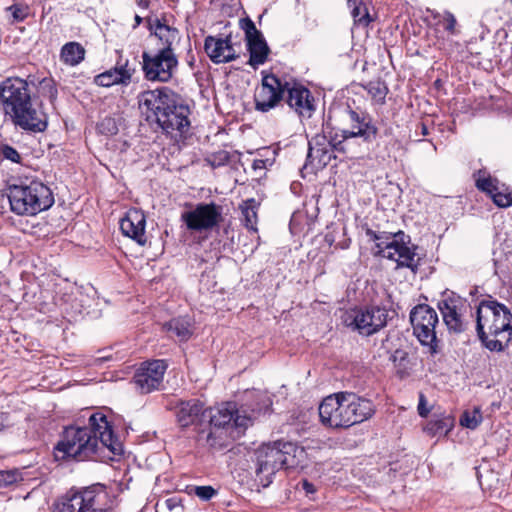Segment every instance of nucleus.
Instances as JSON below:
<instances>
[{
	"mask_svg": "<svg viewBox=\"0 0 512 512\" xmlns=\"http://www.w3.org/2000/svg\"><path fill=\"white\" fill-rule=\"evenodd\" d=\"M417 409L419 415L422 417H426L430 412V409L427 407L426 397L423 393L419 394V403Z\"/></svg>",
	"mask_w": 512,
	"mask_h": 512,
	"instance_id": "obj_46",
	"label": "nucleus"
},
{
	"mask_svg": "<svg viewBox=\"0 0 512 512\" xmlns=\"http://www.w3.org/2000/svg\"><path fill=\"white\" fill-rule=\"evenodd\" d=\"M85 49L77 42L66 43L60 53V59L69 66H76L84 60Z\"/></svg>",
	"mask_w": 512,
	"mask_h": 512,
	"instance_id": "obj_28",
	"label": "nucleus"
},
{
	"mask_svg": "<svg viewBox=\"0 0 512 512\" xmlns=\"http://www.w3.org/2000/svg\"><path fill=\"white\" fill-rule=\"evenodd\" d=\"M437 307L450 332L461 333L466 329L467 321L463 314L466 305L460 296L453 292H445L438 301Z\"/></svg>",
	"mask_w": 512,
	"mask_h": 512,
	"instance_id": "obj_15",
	"label": "nucleus"
},
{
	"mask_svg": "<svg viewBox=\"0 0 512 512\" xmlns=\"http://www.w3.org/2000/svg\"><path fill=\"white\" fill-rule=\"evenodd\" d=\"M176 94L167 88L148 90L139 95V107L154 117L158 125L172 137L182 136L189 128V110L178 104Z\"/></svg>",
	"mask_w": 512,
	"mask_h": 512,
	"instance_id": "obj_2",
	"label": "nucleus"
},
{
	"mask_svg": "<svg viewBox=\"0 0 512 512\" xmlns=\"http://www.w3.org/2000/svg\"><path fill=\"white\" fill-rule=\"evenodd\" d=\"M394 366L397 370V374L400 377H404L409 374V370L411 369L409 365V359L407 352L403 350H396L390 357Z\"/></svg>",
	"mask_w": 512,
	"mask_h": 512,
	"instance_id": "obj_33",
	"label": "nucleus"
},
{
	"mask_svg": "<svg viewBox=\"0 0 512 512\" xmlns=\"http://www.w3.org/2000/svg\"><path fill=\"white\" fill-rule=\"evenodd\" d=\"M476 186L478 189L488 193L490 196L497 191L498 180L492 178L485 171H478L476 176Z\"/></svg>",
	"mask_w": 512,
	"mask_h": 512,
	"instance_id": "obj_32",
	"label": "nucleus"
},
{
	"mask_svg": "<svg viewBox=\"0 0 512 512\" xmlns=\"http://www.w3.org/2000/svg\"><path fill=\"white\" fill-rule=\"evenodd\" d=\"M410 321L420 343L428 346L432 354L436 353V326L439 323L436 311L427 304H419L411 310Z\"/></svg>",
	"mask_w": 512,
	"mask_h": 512,
	"instance_id": "obj_11",
	"label": "nucleus"
},
{
	"mask_svg": "<svg viewBox=\"0 0 512 512\" xmlns=\"http://www.w3.org/2000/svg\"><path fill=\"white\" fill-rule=\"evenodd\" d=\"M204 49L208 57L217 64L233 61L237 57L229 38L208 36L204 42Z\"/></svg>",
	"mask_w": 512,
	"mask_h": 512,
	"instance_id": "obj_23",
	"label": "nucleus"
},
{
	"mask_svg": "<svg viewBox=\"0 0 512 512\" xmlns=\"http://www.w3.org/2000/svg\"><path fill=\"white\" fill-rule=\"evenodd\" d=\"M336 147L324 135L313 137L309 141L307 162L304 165V169L318 170L327 166L335 157L334 148Z\"/></svg>",
	"mask_w": 512,
	"mask_h": 512,
	"instance_id": "obj_18",
	"label": "nucleus"
},
{
	"mask_svg": "<svg viewBox=\"0 0 512 512\" xmlns=\"http://www.w3.org/2000/svg\"><path fill=\"white\" fill-rule=\"evenodd\" d=\"M128 61L124 64L116 66L114 69L108 70L95 77V83L99 86L110 87L115 84H126L131 79V72L127 68Z\"/></svg>",
	"mask_w": 512,
	"mask_h": 512,
	"instance_id": "obj_25",
	"label": "nucleus"
},
{
	"mask_svg": "<svg viewBox=\"0 0 512 512\" xmlns=\"http://www.w3.org/2000/svg\"><path fill=\"white\" fill-rule=\"evenodd\" d=\"M374 404L354 393H337L326 397L319 405L323 425L331 428H348L371 418Z\"/></svg>",
	"mask_w": 512,
	"mask_h": 512,
	"instance_id": "obj_5",
	"label": "nucleus"
},
{
	"mask_svg": "<svg viewBox=\"0 0 512 512\" xmlns=\"http://www.w3.org/2000/svg\"><path fill=\"white\" fill-rule=\"evenodd\" d=\"M244 30H245L247 41L252 39L253 37H256V35L262 36L260 34V32L256 29L254 22L251 21L250 19H247V21L245 23Z\"/></svg>",
	"mask_w": 512,
	"mask_h": 512,
	"instance_id": "obj_45",
	"label": "nucleus"
},
{
	"mask_svg": "<svg viewBox=\"0 0 512 512\" xmlns=\"http://www.w3.org/2000/svg\"><path fill=\"white\" fill-rule=\"evenodd\" d=\"M248 50L250 53L249 64L254 68L262 65L267 60L269 47L262 36L253 37L247 41Z\"/></svg>",
	"mask_w": 512,
	"mask_h": 512,
	"instance_id": "obj_27",
	"label": "nucleus"
},
{
	"mask_svg": "<svg viewBox=\"0 0 512 512\" xmlns=\"http://www.w3.org/2000/svg\"><path fill=\"white\" fill-rule=\"evenodd\" d=\"M491 198L498 207L506 208L512 205V193L502 192L499 188L491 195Z\"/></svg>",
	"mask_w": 512,
	"mask_h": 512,
	"instance_id": "obj_40",
	"label": "nucleus"
},
{
	"mask_svg": "<svg viewBox=\"0 0 512 512\" xmlns=\"http://www.w3.org/2000/svg\"><path fill=\"white\" fill-rule=\"evenodd\" d=\"M189 493L196 495L202 501H208L213 498L217 491L212 486H192Z\"/></svg>",
	"mask_w": 512,
	"mask_h": 512,
	"instance_id": "obj_38",
	"label": "nucleus"
},
{
	"mask_svg": "<svg viewBox=\"0 0 512 512\" xmlns=\"http://www.w3.org/2000/svg\"><path fill=\"white\" fill-rule=\"evenodd\" d=\"M54 512H112V509L104 487L94 485L70 495Z\"/></svg>",
	"mask_w": 512,
	"mask_h": 512,
	"instance_id": "obj_8",
	"label": "nucleus"
},
{
	"mask_svg": "<svg viewBox=\"0 0 512 512\" xmlns=\"http://www.w3.org/2000/svg\"><path fill=\"white\" fill-rule=\"evenodd\" d=\"M367 90L372 98L380 103L384 101L387 94V87L380 81L368 83Z\"/></svg>",
	"mask_w": 512,
	"mask_h": 512,
	"instance_id": "obj_37",
	"label": "nucleus"
},
{
	"mask_svg": "<svg viewBox=\"0 0 512 512\" xmlns=\"http://www.w3.org/2000/svg\"><path fill=\"white\" fill-rule=\"evenodd\" d=\"M150 29L160 41L161 48L173 49L174 44L179 42L180 35L178 29L163 23L160 19H155L151 22Z\"/></svg>",
	"mask_w": 512,
	"mask_h": 512,
	"instance_id": "obj_26",
	"label": "nucleus"
},
{
	"mask_svg": "<svg viewBox=\"0 0 512 512\" xmlns=\"http://www.w3.org/2000/svg\"><path fill=\"white\" fill-rule=\"evenodd\" d=\"M337 145H339V149L342 150V151H345V147L342 146V142H339Z\"/></svg>",
	"mask_w": 512,
	"mask_h": 512,
	"instance_id": "obj_55",
	"label": "nucleus"
},
{
	"mask_svg": "<svg viewBox=\"0 0 512 512\" xmlns=\"http://www.w3.org/2000/svg\"><path fill=\"white\" fill-rule=\"evenodd\" d=\"M421 128H422V134L427 135L428 134L427 127L424 124H422Z\"/></svg>",
	"mask_w": 512,
	"mask_h": 512,
	"instance_id": "obj_54",
	"label": "nucleus"
},
{
	"mask_svg": "<svg viewBox=\"0 0 512 512\" xmlns=\"http://www.w3.org/2000/svg\"><path fill=\"white\" fill-rule=\"evenodd\" d=\"M145 224L146 219L142 211L131 209L120 221V229L122 233L135 240L140 245H145Z\"/></svg>",
	"mask_w": 512,
	"mask_h": 512,
	"instance_id": "obj_22",
	"label": "nucleus"
},
{
	"mask_svg": "<svg viewBox=\"0 0 512 512\" xmlns=\"http://www.w3.org/2000/svg\"><path fill=\"white\" fill-rule=\"evenodd\" d=\"M163 328L175 334L181 341H186L192 334L191 322L186 317L172 319L165 323Z\"/></svg>",
	"mask_w": 512,
	"mask_h": 512,
	"instance_id": "obj_29",
	"label": "nucleus"
},
{
	"mask_svg": "<svg viewBox=\"0 0 512 512\" xmlns=\"http://www.w3.org/2000/svg\"><path fill=\"white\" fill-rule=\"evenodd\" d=\"M11 210L19 215H35L54 203L52 191L40 181H30L8 188Z\"/></svg>",
	"mask_w": 512,
	"mask_h": 512,
	"instance_id": "obj_6",
	"label": "nucleus"
},
{
	"mask_svg": "<svg viewBox=\"0 0 512 512\" xmlns=\"http://www.w3.org/2000/svg\"><path fill=\"white\" fill-rule=\"evenodd\" d=\"M388 311L379 306L366 308H354L347 310L342 315L345 326L358 331L359 334L370 336L387 324Z\"/></svg>",
	"mask_w": 512,
	"mask_h": 512,
	"instance_id": "obj_9",
	"label": "nucleus"
},
{
	"mask_svg": "<svg viewBox=\"0 0 512 512\" xmlns=\"http://www.w3.org/2000/svg\"><path fill=\"white\" fill-rule=\"evenodd\" d=\"M88 424L89 426L85 427L69 426L64 430L62 440L54 449L56 460L92 459L100 449V444L115 455L122 453V445L114 436L112 427L103 413H92Z\"/></svg>",
	"mask_w": 512,
	"mask_h": 512,
	"instance_id": "obj_1",
	"label": "nucleus"
},
{
	"mask_svg": "<svg viewBox=\"0 0 512 512\" xmlns=\"http://www.w3.org/2000/svg\"><path fill=\"white\" fill-rule=\"evenodd\" d=\"M287 93V103L297 113L310 117L314 110V100L310 91L297 83H284V94Z\"/></svg>",
	"mask_w": 512,
	"mask_h": 512,
	"instance_id": "obj_20",
	"label": "nucleus"
},
{
	"mask_svg": "<svg viewBox=\"0 0 512 512\" xmlns=\"http://www.w3.org/2000/svg\"><path fill=\"white\" fill-rule=\"evenodd\" d=\"M137 6L142 10H147L150 7L151 0H135Z\"/></svg>",
	"mask_w": 512,
	"mask_h": 512,
	"instance_id": "obj_49",
	"label": "nucleus"
},
{
	"mask_svg": "<svg viewBox=\"0 0 512 512\" xmlns=\"http://www.w3.org/2000/svg\"><path fill=\"white\" fill-rule=\"evenodd\" d=\"M222 206L210 202L199 203L181 215L188 230L206 232L217 227L223 220Z\"/></svg>",
	"mask_w": 512,
	"mask_h": 512,
	"instance_id": "obj_13",
	"label": "nucleus"
},
{
	"mask_svg": "<svg viewBox=\"0 0 512 512\" xmlns=\"http://www.w3.org/2000/svg\"><path fill=\"white\" fill-rule=\"evenodd\" d=\"M206 416L207 408L197 399L181 402L176 411L177 422L181 427L201 425L206 422Z\"/></svg>",
	"mask_w": 512,
	"mask_h": 512,
	"instance_id": "obj_21",
	"label": "nucleus"
},
{
	"mask_svg": "<svg viewBox=\"0 0 512 512\" xmlns=\"http://www.w3.org/2000/svg\"><path fill=\"white\" fill-rule=\"evenodd\" d=\"M278 451L282 454L281 464L283 469L303 466L306 461V451L303 447L292 442H276Z\"/></svg>",
	"mask_w": 512,
	"mask_h": 512,
	"instance_id": "obj_24",
	"label": "nucleus"
},
{
	"mask_svg": "<svg viewBox=\"0 0 512 512\" xmlns=\"http://www.w3.org/2000/svg\"><path fill=\"white\" fill-rule=\"evenodd\" d=\"M512 313L489 297L482 300L476 312V330L483 345L490 351H503L512 339Z\"/></svg>",
	"mask_w": 512,
	"mask_h": 512,
	"instance_id": "obj_4",
	"label": "nucleus"
},
{
	"mask_svg": "<svg viewBox=\"0 0 512 512\" xmlns=\"http://www.w3.org/2000/svg\"><path fill=\"white\" fill-rule=\"evenodd\" d=\"M349 117L351 122L350 128L342 130V138L345 145H348L349 141L354 138H361L365 142L375 139L377 129L368 116H361L357 112L350 110Z\"/></svg>",
	"mask_w": 512,
	"mask_h": 512,
	"instance_id": "obj_19",
	"label": "nucleus"
},
{
	"mask_svg": "<svg viewBox=\"0 0 512 512\" xmlns=\"http://www.w3.org/2000/svg\"><path fill=\"white\" fill-rule=\"evenodd\" d=\"M6 420L7 416L4 413L0 412V431L5 427Z\"/></svg>",
	"mask_w": 512,
	"mask_h": 512,
	"instance_id": "obj_50",
	"label": "nucleus"
},
{
	"mask_svg": "<svg viewBox=\"0 0 512 512\" xmlns=\"http://www.w3.org/2000/svg\"><path fill=\"white\" fill-rule=\"evenodd\" d=\"M456 23V19L452 13H444L442 24L446 31H448L450 34H456Z\"/></svg>",
	"mask_w": 512,
	"mask_h": 512,
	"instance_id": "obj_42",
	"label": "nucleus"
},
{
	"mask_svg": "<svg viewBox=\"0 0 512 512\" xmlns=\"http://www.w3.org/2000/svg\"><path fill=\"white\" fill-rule=\"evenodd\" d=\"M166 506L170 511L183 512L184 508L180 499L172 497L166 500Z\"/></svg>",
	"mask_w": 512,
	"mask_h": 512,
	"instance_id": "obj_47",
	"label": "nucleus"
},
{
	"mask_svg": "<svg viewBox=\"0 0 512 512\" xmlns=\"http://www.w3.org/2000/svg\"><path fill=\"white\" fill-rule=\"evenodd\" d=\"M461 425L475 429L482 422V413L479 408L475 407L472 411H465L461 417Z\"/></svg>",
	"mask_w": 512,
	"mask_h": 512,
	"instance_id": "obj_35",
	"label": "nucleus"
},
{
	"mask_svg": "<svg viewBox=\"0 0 512 512\" xmlns=\"http://www.w3.org/2000/svg\"><path fill=\"white\" fill-rule=\"evenodd\" d=\"M256 476L263 487L272 483L273 476L281 469L282 454L278 451L276 442L263 444L255 452Z\"/></svg>",
	"mask_w": 512,
	"mask_h": 512,
	"instance_id": "obj_14",
	"label": "nucleus"
},
{
	"mask_svg": "<svg viewBox=\"0 0 512 512\" xmlns=\"http://www.w3.org/2000/svg\"><path fill=\"white\" fill-rule=\"evenodd\" d=\"M261 413V409H253L248 413L244 407L238 409L233 402H227L217 409H207L206 422L214 428L233 426L237 429H246Z\"/></svg>",
	"mask_w": 512,
	"mask_h": 512,
	"instance_id": "obj_10",
	"label": "nucleus"
},
{
	"mask_svg": "<svg viewBox=\"0 0 512 512\" xmlns=\"http://www.w3.org/2000/svg\"><path fill=\"white\" fill-rule=\"evenodd\" d=\"M143 71L149 81L168 82L178 66L174 49L160 48L152 55L148 52L142 54Z\"/></svg>",
	"mask_w": 512,
	"mask_h": 512,
	"instance_id": "obj_12",
	"label": "nucleus"
},
{
	"mask_svg": "<svg viewBox=\"0 0 512 512\" xmlns=\"http://www.w3.org/2000/svg\"><path fill=\"white\" fill-rule=\"evenodd\" d=\"M134 20H135V25H134V28H135V27L139 26L142 23L143 19L139 15H135Z\"/></svg>",
	"mask_w": 512,
	"mask_h": 512,
	"instance_id": "obj_51",
	"label": "nucleus"
},
{
	"mask_svg": "<svg viewBox=\"0 0 512 512\" xmlns=\"http://www.w3.org/2000/svg\"><path fill=\"white\" fill-rule=\"evenodd\" d=\"M16 481V474L9 471H0V487H6Z\"/></svg>",
	"mask_w": 512,
	"mask_h": 512,
	"instance_id": "obj_44",
	"label": "nucleus"
},
{
	"mask_svg": "<svg viewBox=\"0 0 512 512\" xmlns=\"http://www.w3.org/2000/svg\"><path fill=\"white\" fill-rule=\"evenodd\" d=\"M367 236L376 241V253L397 262L398 266L410 268L416 271L419 258L415 252L416 247L410 246L403 240L404 234H387L385 232L377 233L368 229Z\"/></svg>",
	"mask_w": 512,
	"mask_h": 512,
	"instance_id": "obj_7",
	"label": "nucleus"
},
{
	"mask_svg": "<svg viewBox=\"0 0 512 512\" xmlns=\"http://www.w3.org/2000/svg\"><path fill=\"white\" fill-rule=\"evenodd\" d=\"M166 369L167 364L164 360H152L142 363L133 377L135 388L142 394L159 389Z\"/></svg>",
	"mask_w": 512,
	"mask_h": 512,
	"instance_id": "obj_16",
	"label": "nucleus"
},
{
	"mask_svg": "<svg viewBox=\"0 0 512 512\" xmlns=\"http://www.w3.org/2000/svg\"><path fill=\"white\" fill-rule=\"evenodd\" d=\"M214 429L215 428L213 426H210V429L207 433L205 431H201L199 433V440L205 442L209 447H216L221 445L218 441L221 435L217 432V430Z\"/></svg>",
	"mask_w": 512,
	"mask_h": 512,
	"instance_id": "obj_39",
	"label": "nucleus"
},
{
	"mask_svg": "<svg viewBox=\"0 0 512 512\" xmlns=\"http://www.w3.org/2000/svg\"><path fill=\"white\" fill-rule=\"evenodd\" d=\"M348 4L352 8L351 13L355 22L365 25L369 23L370 19L367 8L361 0H348Z\"/></svg>",
	"mask_w": 512,
	"mask_h": 512,
	"instance_id": "obj_34",
	"label": "nucleus"
},
{
	"mask_svg": "<svg viewBox=\"0 0 512 512\" xmlns=\"http://www.w3.org/2000/svg\"><path fill=\"white\" fill-rule=\"evenodd\" d=\"M263 164H264V162H263L262 160H256V161H254L253 167H254V168H259V167H261Z\"/></svg>",
	"mask_w": 512,
	"mask_h": 512,
	"instance_id": "obj_52",
	"label": "nucleus"
},
{
	"mask_svg": "<svg viewBox=\"0 0 512 512\" xmlns=\"http://www.w3.org/2000/svg\"><path fill=\"white\" fill-rule=\"evenodd\" d=\"M12 12L15 21H23L28 15V8L19 5H12L8 8Z\"/></svg>",
	"mask_w": 512,
	"mask_h": 512,
	"instance_id": "obj_43",
	"label": "nucleus"
},
{
	"mask_svg": "<svg viewBox=\"0 0 512 512\" xmlns=\"http://www.w3.org/2000/svg\"><path fill=\"white\" fill-rule=\"evenodd\" d=\"M453 428V419L446 416L441 418H433L430 420L424 431L430 436H446Z\"/></svg>",
	"mask_w": 512,
	"mask_h": 512,
	"instance_id": "obj_31",
	"label": "nucleus"
},
{
	"mask_svg": "<svg viewBox=\"0 0 512 512\" xmlns=\"http://www.w3.org/2000/svg\"><path fill=\"white\" fill-rule=\"evenodd\" d=\"M0 103L16 125L33 132L45 130L46 115L32 106L25 80L12 77L3 81L0 84Z\"/></svg>",
	"mask_w": 512,
	"mask_h": 512,
	"instance_id": "obj_3",
	"label": "nucleus"
},
{
	"mask_svg": "<svg viewBox=\"0 0 512 512\" xmlns=\"http://www.w3.org/2000/svg\"><path fill=\"white\" fill-rule=\"evenodd\" d=\"M38 93L53 102L57 97L55 81L51 78H43L38 85Z\"/></svg>",
	"mask_w": 512,
	"mask_h": 512,
	"instance_id": "obj_36",
	"label": "nucleus"
},
{
	"mask_svg": "<svg viewBox=\"0 0 512 512\" xmlns=\"http://www.w3.org/2000/svg\"><path fill=\"white\" fill-rule=\"evenodd\" d=\"M0 154L7 160H10L14 163L20 162V154L11 146L4 145L0 148Z\"/></svg>",
	"mask_w": 512,
	"mask_h": 512,
	"instance_id": "obj_41",
	"label": "nucleus"
},
{
	"mask_svg": "<svg viewBox=\"0 0 512 512\" xmlns=\"http://www.w3.org/2000/svg\"><path fill=\"white\" fill-rule=\"evenodd\" d=\"M259 203L254 199L250 198L240 205V210L243 215V222L247 229L257 232V209Z\"/></svg>",
	"mask_w": 512,
	"mask_h": 512,
	"instance_id": "obj_30",
	"label": "nucleus"
},
{
	"mask_svg": "<svg viewBox=\"0 0 512 512\" xmlns=\"http://www.w3.org/2000/svg\"><path fill=\"white\" fill-rule=\"evenodd\" d=\"M283 96L284 84L274 75H266L255 94V107L258 111L267 112L275 107Z\"/></svg>",
	"mask_w": 512,
	"mask_h": 512,
	"instance_id": "obj_17",
	"label": "nucleus"
},
{
	"mask_svg": "<svg viewBox=\"0 0 512 512\" xmlns=\"http://www.w3.org/2000/svg\"><path fill=\"white\" fill-rule=\"evenodd\" d=\"M106 121H107L108 124H112L113 125L112 129L110 130V132L114 133L116 131V127L114 125V122L111 119H107Z\"/></svg>",
	"mask_w": 512,
	"mask_h": 512,
	"instance_id": "obj_53",
	"label": "nucleus"
},
{
	"mask_svg": "<svg viewBox=\"0 0 512 512\" xmlns=\"http://www.w3.org/2000/svg\"><path fill=\"white\" fill-rule=\"evenodd\" d=\"M511 4H512V0H510Z\"/></svg>",
	"mask_w": 512,
	"mask_h": 512,
	"instance_id": "obj_56",
	"label": "nucleus"
},
{
	"mask_svg": "<svg viewBox=\"0 0 512 512\" xmlns=\"http://www.w3.org/2000/svg\"><path fill=\"white\" fill-rule=\"evenodd\" d=\"M302 488L306 494H314L317 491L315 485L307 480L302 481Z\"/></svg>",
	"mask_w": 512,
	"mask_h": 512,
	"instance_id": "obj_48",
	"label": "nucleus"
}]
</instances>
